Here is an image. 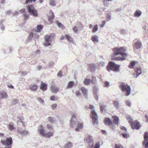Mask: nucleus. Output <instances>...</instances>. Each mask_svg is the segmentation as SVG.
Returning <instances> with one entry per match:
<instances>
[{"label": "nucleus", "mask_w": 148, "mask_h": 148, "mask_svg": "<svg viewBox=\"0 0 148 148\" xmlns=\"http://www.w3.org/2000/svg\"><path fill=\"white\" fill-rule=\"evenodd\" d=\"M75 125H76L77 127L75 129L76 131H79L83 127V123L82 122L78 123L75 115L73 114L72 116L70 121V126L71 127H73Z\"/></svg>", "instance_id": "f257e3e1"}, {"label": "nucleus", "mask_w": 148, "mask_h": 148, "mask_svg": "<svg viewBox=\"0 0 148 148\" xmlns=\"http://www.w3.org/2000/svg\"><path fill=\"white\" fill-rule=\"evenodd\" d=\"M120 87L122 91L125 94V96H128L130 94L131 88L130 86L123 82L120 84Z\"/></svg>", "instance_id": "f03ea898"}, {"label": "nucleus", "mask_w": 148, "mask_h": 148, "mask_svg": "<svg viewBox=\"0 0 148 148\" xmlns=\"http://www.w3.org/2000/svg\"><path fill=\"white\" fill-rule=\"evenodd\" d=\"M120 66L119 65L117 64L112 62H110L107 66V69L109 71L112 70L114 72H118L120 71Z\"/></svg>", "instance_id": "7ed1b4c3"}, {"label": "nucleus", "mask_w": 148, "mask_h": 148, "mask_svg": "<svg viewBox=\"0 0 148 148\" xmlns=\"http://www.w3.org/2000/svg\"><path fill=\"white\" fill-rule=\"evenodd\" d=\"M55 36V34L54 33L46 35L45 38V42L43 44L46 47L50 45Z\"/></svg>", "instance_id": "20e7f679"}, {"label": "nucleus", "mask_w": 148, "mask_h": 148, "mask_svg": "<svg viewBox=\"0 0 148 148\" xmlns=\"http://www.w3.org/2000/svg\"><path fill=\"white\" fill-rule=\"evenodd\" d=\"M38 128V132L39 134L44 137L49 138L53 135V133L52 132H49L46 133H45L43 127L41 125L39 126Z\"/></svg>", "instance_id": "39448f33"}, {"label": "nucleus", "mask_w": 148, "mask_h": 148, "mask_svg": "<svg viewBox=\"0 0 148 148\" xmlns=\"http://www.w3.org/2000/svg\"><path fill=\"white\" fill-rule=\"evenodd\" d=\"M88 144V147L89 148H93L94 147V140L93 137L89 136L88 138H86ZM100 146V144L99 142H97L94 148H99Z\"/></svg>", "instance_id": "423d86ee"}, {"label": "nucleus", "mask_w": 148, "mask_h": 148, "mask_svg": "<svg viewBox=\"0 0 148 148\" xmlns=\"http://www.w3.org/2000/svg\"><path fill=\"white\" fill-rule=\"evenodd\" d=\"M124 51H125V50H124V47L114 48L113 50L114 53L112 54V57H114L119 54H121L122 56L125 55L126 54L124 53Z\"/></svg>", "instance_id": "0eeeda50"}, {"label": "nucleus", "mask_w": 148, "mask_h": 148, "mask_svg": "<svg viewBox=\"0 0 148 148\" xmlns=\"http://www.w3.org/2000/svg\"><path fill=\"white\" fill-rule=\"evenodd\" d=\"M89 108L90 109L92 110L91 111L92 114L91 117L93 120V123L95 124L96 123L97 120H98L97 113L95 111L94 107L92 105H90Z\"/></svg>", "instance_id": "6e6552de"}, {"label": "nucleus", "mask_w": 148, "mask_h": 148, "mask_svg": "<svg viewBox=\"0 0 148 148\" xmlns=\"http://www.w3.org/2000/svg\"><path fill=\"white\" fill-rule=\"evenodd\" d=\"M127 119L129 120V122L131 124V126L133 129H139V122L138 121L135 120L133 121L131 116H129Z\"/></svg>", "instance_id": "1a4fd4ad"}, {"label": "nucleus", "mask_w": 148, "mask_h": 148, "mask_svg": "<svg viewBox=\"0 0 148 148\" xmlns=\"http://www.w3.org/2000/svg\"><path fill=\"white\" fill-rule=\"evenodd\" d=\"M27 9L28 12L30 14L35 17L38 16L37 10L35 9L32 5H28Z\"/></svg>", "instance_id": "9d476101"}, {"label": "nucleus", "mask_w": 148, "mask_h": 148, "mask_svg": "<svg viewBox=\"0 0 148 148\" xmlns=\"http://www.w3.org/2000/svg\"><path fill=\"white\" fill-rule=\"evenodd\" d=\"M1 142L3 145H4L7 146H11L10 145L12 143V138L11 137L7 138L5 140H1Z\"/></svg>", "instance_id": "9b49d317"}, {"label": "nucleus", "mask_w": 148, "mask_h": 148, "mask_svg": "<svg viewBox=\"0 0 148 148\" xmlns=\"http://www.w3.org/2000/svg\"><path fill=\"white\" fill-rule=\"evenodd\" d=\"M144 139L143 144L145 148H148V132H145L144 133Z\"/></svg>", "instance_id": "f8f14e48"}, {"label": "nucleus", "mask_w": 148, "mask_h": 148, "mask_svg": "<svg viewBox=\"0 0 148 148\" xmlns=\"http://www.w3.org/2000/svg\"><path fill=\"white\" fill-rule=\"evenodd\" d=\"M124 50H125V51H124V53L125 54H126V55H124V56H122V58L118 57H116V58H113V60H118V61H119V60L123 61V60H125L126 59V58L125 57H127V53H126V49L124 47Z\"/></svg>", "instance_id": "ddd939ff"}, {"label": "nucleus", "mask_w": 148, "mask_h": 148, "mask_svg": "<svg viewBox=\"0 0 148 148\" xmlns=\"http://www.w3.org/2000/svg\"><path fill=\"white\" fill-rule=\"evenodd\" d=\"M81 90L83 94L85 97L87 98L88 97L87 89L84 87H82L81 88Z\"/></svg>", "instance_id": "4468645a"}, {"label": "nucleus", "mask_w": 148, "mask_h": 148, "mask_svg": "<svg viewBox=\"0 0 148 148\" xmlns=\"http://www.w3.org/2000/svg\"><path fill=\"white\" fill-rule=\"evenodd\" d=\"M104 123L106 125H113L112 122L111 120L109 118H106L104 120Z\"/></svg>", "instance_id": "2eb2a0df"}, {"label": "nucleus", "mask_w": 148, "mask_h": 148, "mask_svg": "<svg viewBox=\"0 0 148 148\" xmlns=\"http://www.w3.org/2000/svg\"><path fill=\"white\" fill-rule=\"evenodd\" d=\"M8 96L7 92L4 91H1L0 92V97L1 99L6 98Z\"/></svg>", "instance_id": "dca6fc26"}, {"label": "nucleus", "mask_w": 148, "mask_h": 148, "mask_svg": "<svg viewBox=\"0 0 148 148\" xmlns=\"http://www.w3.org/2000/svg\"><path fill=\"white\" fill-rule=\"evenodd\" d=\"M51 90L53 92L56 93L59 91L60 88L58 87L52 85L51 87Z\"/></svg>", "instance_id": "f3484780"}, {"label": "nucleus", "mask_w": 148, "mask_h": 148, "mask_svg": "<svg viewBox=\"0 0 148 148\" xmlns=\"http://www.w3.org/2000/svg\"><path fill=\"white\" fill-rule=\"evenodd\" d=\"M30 89L32 91H35L37 90L38 88V86L36 84H31L29 86Z\"/></svg>", "instance_id": "a211bd4d"}, {"label": "nucleus", "mask_w": 148, "mask_h": 148, "mask_svg": "<svg viewBox=\"0 0 148 148\" xmlns=\"http://www.w3.org/2000/svg\"><path fill=\"white\" fill-rule=\"evenodd\" d=\"M43 28V26L41 25H38L36 29H34V31L36 32H40Z\"/></svg>", "instance_id": "6ab92c4d"}, {"label": "nucleus", "mask_w": 148, "mask_h": 148, "mask_svg": "<svg viewBox=\"0 0 148 148\" xmlns=\"http://www.w3.org/2000/svg\"><path fill=\"white\" fill-rule=\"evenodd\" d=\"M113 119V122L114 123L118 125H119V119L118 116H114L112 117Z\"/></svg>", "instance_id": "aec40b11"}, {"label": "nucleus", "mask_w": 148, "mask_h": 148, "mask_svg": "<svg viewBox=\"0 0 148 148\" xmlns=\"http://www.w3.org/2000/svg\"><path fill=\"white\" fill-rule=\"evenodd\" d=\"M40 88L43 90H46L47 89V85L45 83L42 82L40 86Z\"/></svg>", "instance_id": "412c9836"}, {"label": "nucleus", "mask_w": 148, "mask_h": 148, "mask_svg": "<svg viewBox=\"0 0 148 148\" xmlns=\"http://www.w3.org/2000/svg\"><path fill=\"white\" fill-rule=\"evenodd\" d=\"M7 127L8 129L10 130H13L15 129V127L14 126V123L12 122L9 123Z\"/></svg>", "instance_id": "4be33fe9"}, {"label": "nucleus", "mask_w": 148, "mask_h": 148, "mask_svg": "<svg viewBox=\"0 0 148 148\" xmlns=\"http://www.w3.org/2000/svg\"><path fill=\"white\" fill-rule=\"evenodd\" d=\"M50 13L51 15L49 16V20L50 22H52V19L54 17V15L53 12L52 10L50 11Z\"/></svg>", "instance_id": "5701e85b"}, {"label": "nucleus", "mask_w": 148, "mask_h": 148, "mask_svg": "<svg viewBox=\"0 0 148 148\" xmlns=\"http://www.w3.org/2000/svg\"><path fill=\"white\" fill-rule=\"evenodd\" d=\"M89 66L90 69L92 71H94L95 70L96 66L95 64H90L89 65Z\"/></svg>", "instance_id": "b1692460"}, {"label": "nucleus", "mask_w": 148, "mask_h": 148, "mask_svg": "<svg viewBox=\"0 0 148 148\" xmlns=\"http://www.w3.org/2000/svg\"><path fill=\"white\" fill-rule=\"evenodd\" d=\"M136 62L134 61H132L129 64L128 67L130 69H133L135 65Z\"/></svg>", "instance_id": "393cba45"}, {"label": "nucleus", "mask_w": 148, "mask_h": 148, "mask_svg": "<svg viewBox=\"0 0 148 148\" xmlns=\"http://www.w3.org/2000/svg\"><path fill=\"white\" fill-rule=\"evenodd\" d=\"M91 82V79L86 78L84 79V83L85 85L88 86L90 85Z\"/></svg>", "instance_id": "a878e982"}, {"label": "nucleus", "mask_w": 148, "mask_h": 148, "mask_svg": "<svg viewBox=\"0 0 148 148\" xmlns=\"http://www.w3.org/2000/svg\"><path fill=\"white\" fill-rule=\"evenodd\" d=\"M74 82L71 81L69 82L67 85V87L68 88H71L74 86Z\"/></svg>", "instance_id": "bb28decb"}, {"label": "nucleus", "mask_w": 148, "mask_h": 148, "mask_svg": "<svg viewBox=\"0 0 148 148\" xmlns=\"http://www.w3.org/2000/svg\"><path fill=\"white\" fill-rule=\"evenodd\" d=\"M100 106V109L101 111L102 112L105 111V109L106 108V106L103 104L100 103L99 104Z\"/></svg>", "instance_id": "cd10ccee"}, {"label": "nucleus", "mask_w": 148, "mask_h": 148, "mask_svg": "<svg viewBox=\"0 0 148 148\" xmlns=\"http://www.w3.org/2000/svg\"><path fill=\"white\" fill-rule=\"evenodd\" d=\"M92 39L93 42L94 43L97 42L99 41L98 37L97 36H94L92 37Z\"/></svg>", "instance_id": "c85d7f7f"}, {"label": "nucleus", "mask_w": 148, "mask_h": 148, "mask_svg": "<svg viewBox=\"0 0 148 148\" xmlns=\"http://www.w3.org/2000/svg\"><path fill=\"white\" fill-rule=\"evenodd\" d=\"M65 36L67 40L70 42H73V39L71 36L68 35H65Z\"/></svg>", "instance_id": "c756f323"}, {"label": "nucleus", "mask_w": 148, "mask_h": 148, "mask_svg": "<svg viewBox=\"0 0 148 148\" xmlns=\"http://www.w3.org/2000/svg\"><path fill=\"white\" fill-rule=\"evenodd\" d=\"M114 104L115 106L117 108H120L119 102L116 101H114Z\"/></svg>", "instance_id": "7c9ffc66"}, {"label": "nucleus", "mask_w": 148, "mask_h": 148, "mask_svg": "<svg viewBox=\"0 0 148 148\" xmlns=\"http://www.w3.org/2000/svg\"><path fill=\"white\" fill-rule=\"evenodd\" d=\"M110 1L109 0H103V4L105 6L108 7L109 5V1Z\"/></svg>", "instance_id": "2f4dec72"}, {"label": "nucleus", "mask_w": 148, "mask_h": 148, "mask_svg": "<svg viewBox=\"0 0 148 148\" xmlns=\"http://www.w3.org/2000/svg\"><path fill=\"white\" fill-rule=\"evenodd\" d=\"M94 91V95H97V93L98 92V88L97 86H95L93 88Z\"/></svg>", "instance_id": "473e14b6"}, {"label": "nucleus", "mask_w": 148, "mask_h": 148, "mask_svg": "<svg viewBox=\"0 0 148 148\" xmlns=\"http://www.w3.org/2000/svg\"><path fill=\"white\" fill-rule=\"evenodd\" d=\"M134 49H139V41L137 40L136 42L135 43L134 46Z\"/></svg>", "instance_id": "72a5a7b5"}, {"label": "nucleus", "mask_w": 148, "mask_h": 148, "mask_svg": "<svg viewBox=\"0 0 148 148\" xmlns=\"http://www.w3.org/2000/svg\"><path fill=\"white\" fill-rule=\"evenodd\" d=\"M92 82L93 85H95L97 82L96 78V77L94 76L92 77Z\"/></svg>", "instance_id": "f704fd0d"}, {"label": "nucleus", "mask_w": 148, "mask_h": 148, "mask_svg": "<svg viewBox=\"0 0 148 148\" xmlns=\"http://www.w3.org/2000/svg\"><path fill=\"white\" fill-rule=\"evenodd\" d=\"M72 146V144L70 142H68L65 145V148H71Z\"/></svg>", "instance_id": "c9c22d12"}, {"label": "nucleus", "mask_w": 148, "mask_h": 148, "mask_svg": "<svg viewBox=\"0 0 148 148\" xmlns=\"http://www.w3.org/2000/svg\"><path fill=\"white\" fill-rule=\"evenodd\" d=\"M34 33L33 32H31L30 34H29V35L28 37V39L29 41L31 40L33 38L34 36Z\"/></svg>", "instance_id": "e433bc0d"}, {"label": "nucleus", "mask_w": 148, "mask_h": 148, "mask_svg": "<svg viewBox=\"0 0 148 148\" xmlns=\"http://www.w3.org/2000/svg\"><path fill=\"white\" fill-rule=\"evenodd\" d=\"M75 95L78 97H80L81 95V93L79 90H77L75 92Z\"/></svg>", "instance_id": "4c0bfd02"}, {"label": "nucleus", "mask_w": 148, "mask_h": 148, "mask_svg": "<svg viewBox=\"0 0 148 148\" xmlns=\"http://www.w3.org/2000/svg\"><path fill=\"white\" fill-rule=\"evenodd\" d=\"M29 133L28 131L26 130H24L21 132V134L23 136H25L28 134Z\"/></svg>", "instance_id": "58836bf2"}, {"label": "nucleus", "mask_w": 148, "mask_h": 148, "mask_svg": "<svg viewBox=\"0 0 148 148\" xmlns=\"http://www.w3.org/2000/svg\"><path fill=\"white\" fill-rule=\"evenodd\" d=\"M121 134L124 138H127L129 137V135L127 133H122Z\"/></svg>", "instance_id": "ea45409f"}, {"label": "nucleus", "mask_w": 148, "mask_h": 148, "mask_svg": "<svg viewBox=\"0 0 148 148\" xmlns=\"http://www.w3.org/2000/svg\"><path fill=\"white\" fill-rule=\"evenodd\" d=\"M57 105L56 103L53 104L51 106V108L53 110H54L57 107Z\"/></svg>", "instance_id": "a19ab883"}, {"label": "nucleus", "mask_w": 148, "mask_h": 148, "mask_svg": "<svg viewBox=\"0 0 148 148\" xmlns=\"http://www.w3.org/2000/svg\"><path fill=\"white\" fill-rule=\"evenodd\" d=\"M114 148H124L120 144H116Z\"/></svg>", "instance_id": "79ce46f5"}, {"label": "nucleus", "mask_w": 148, "mask_h": 148, "mask_svg": "<svg viewBox=\"0 0 148 148\" xmlns=\"http://www.w3.org/2000/svg\"><path fill=\"white\" fill-rule=\"evenodd\" d=\"M98 30V27L97 25H95L94 27V28L93 30V32H96Z\"/></svg>", "instance_id": "37998d69"}, {"label": "nucleus", "mask_w": 148, "mask_h": 148, "mask_svg": "<svg viewBox=\"0 0 148 148\" xmlns=\"http://www.w3.org/2000/svg\"><path fill=\"white\" fill-rule=\"evenodd\" d=\"M110 83L108 81H105L104 87H105L108 88L110 86Z\"/></svg>", "instance_id": "c03bdc74"}, {"label": "nucleus", "mask_w": 148, "mask_h": 148, "mask_svg": "<svg viewBox=\"0 0 148 148\" xmlns=\"http://www.w3.org/2000/svg\"><path fill=\"white\" fill-rule=\"evenodd\" d=\"M47 127L48 129L50 130H52L53 129L52 126L50 124L47 125Z\"/></svg>", "instance_id": "a18cd8bd"}, {"label": "nucleus", "mask_w": 148, "mask_h": 148, "mask_svg": "<svg viewBox=\"0 0 148 148\" xmlns=\"http://www.w3.org/2000/svg\"><path fill=\"white\" fill-rule=\"evenodd\" d=\"M50 5L52 6H55V1L54 0H50Z\"/></svg>", "instance_id": "49530a36"}, {"label": "nucleus", "mask_w": 148, "mask_h": 148, "mask_svg": "<svg viewBox=\"0 0 148 148\" xmlns=\"http://www.w3.org/2000/svg\"><path fill=\"white\" fill-rule=\"evenodd\" d=\"M105 63L104 62L101 61L99 63V65L101 66H103L105 65Z\"/></svg>", "instance_id": "de8ad7c7"}, {"label": "nucleus", "mask_w": 148, "mask_h": 148, "mask_svg": "<svg viewBox=\"0 0 148 148\" xmlns=\"http://www.w3.org/2000/svg\"><path fill=\"white\" fill-rule=\"evenodd\" d=\"M38 100L39 102L40 103L43 104L44 102V100L40 98H38Z\"/></svg>", "instance_id": "09e8293b"}, {"label": "nucleus", "mask_w": 148, "mask_h": 148, "mask_svg": "<svg viewBox=\"0 0 148 148\" xmlns=\"http://www.w3.org/2000/svg\"><path fill=\"white\" fill-rule=\"evenodd\" d=\"M126 105L130 107L131 105V103L130 101L127 100L126 101Z\"/></svg>", "instance_id": "8fccbe9b"}, {"label": "nucleus", "mask_w": 148, "mask_h": 148, "mask_svg": "<svg viewBox=\"0 0 148 148\" xmlns=\"http://www.w3.org/2000/svg\"><path fill=\"white\" fill-rule=\"evenodd\" d=\"M73 30L75 33H76L78 31V29L77 27L76 26H75L73 29Z\"/></svg>", "instance_id": "3c124183"}, {"label": "nucleus", "mask_w": 148, "mask_h": 148, "mask_svg": "<svg viewBox=\"0 0 148 148\" xmlns=\"http://www.w3.org/2000/svg\"><path fill=\"white\" fill-rule=\"evenodd\" d=\"M48 120L51 123H53V121L51 117H48Z\"/></svg>", "instance_id": "603ef678"}, {"label": "nucleus", "mask_w": 148, "mask_h": 148, "mask_svg": "<svg viewBox=\"0 0 148 148\" xmlns=\"http://www.w3.org/2000/svg\"><path fill=\"white\" fill-rule=\"evenodd\" d=\"M50 99L51 101H54L57 99H56V97L55 95H53L51 96Z\"/></svg>", "instance_id": "864d4df0"}, {"label": "nucleus", "mask_w": 148, "mask_h": 148, "mask_svg": "<svg viewBox=\"0 0 148 148\" xmlns=\"http://www.w3.org/2000/svg\"><path fill=\"white\" fill-rule=\"evenodd\" d=\"M138 69H139L137 67V69L136 70V76H135L136 78L137 77L139 76V73L138 72V71L139 70Z\"/></svg>", "instance_id": "5fc2aeb1"}, {"label": "nucleus", "mask_w": 148, "mask_h": 148, "mask_svg": "<svg viewBox=\"0 0 148 148\" xmlns=\"http://www.w3.org/2000/svg\"><path fill=\"white\" fill-rule=\"evenodd\" d=\"M38 70H40L42 68V66L40 65H38L36 67Z\"/></svg>", "instance_id": "6e6d98bb"}, {"label": "nucleus", "mask_w": 148, "mask_h": 148, "mask_svg": "<svg viewBox=\"0 0 148 148\" xmlns=\"http://www.w3.org/2000/svg\"><path fill=\"white\" fill-rule=\"evenodd\" d=\"M106 18L108 20H110L111 19V15L110 14H108L107 15Z\"/></svg>", "instance_id": "4d7b16f0"}, {"label": "nucleus", "mask_w": 148, "mask_h": 148, "mask_svg": "<svg viewBox=\"0 0 148 148\" xmlns=\"http://www.w3.org/2000/svg\"><path fill=\"white\" fill-rule=\"evenodd\" d=\"M135 16H139V10H137L134 13Z\"/></svg>", "instance_id": "13d9d810"}, {"label": "nucleus", "mask_w": 148, "mask_h": 148, "mask_svg": "<svg viewBox=\"0 0 148 148\" xmlns=\"http://www.w3.org/2000/svg\"><path fill=\"white\" fill-rule=\"evenodd\" d=\"M20 73H21V75H23L25 76L26 75L27 73V72H21Z\"/></svg>", "instance_id": "bf43d9fd"}, {"label": "nucleus", "mask_w": 148, "mask_h": 148, "mask_svg": "<svg viewBox=\"0 0 148 148\" xmlns=\"http://www.w3.org/2000/svg\"><path fill=\"white\" fill-rule=\"evenodd\" d=\"M35 1L36 0H26L25 1V3L26 4H27L30 2H32V1L35 2Z\"/></svg>", "instance_id": "052dcab7"}, {"label": "nucleus", "mask_w": 148, "mask_h": 148, "mask_svg": "<svg viewBox=\"0 0 148 148\" xmlns=\"http://www.w3.org/2000/svg\"><path fill=\"white\" fill-rule=\"evenodd\" d=\"M120 32L121 34H124L125 33L126 30L124 29H122L120 30Z\"/></svg>", "instance_id": "680f3d73"}, {"label": "nucleus", "mask_w": 148, "mask_h": 148, "mask_svg": "<svg viewBox=\"0 0 148 148\" xmlns=\"http://www.w3.org/2000/svg\"><path fill=\"white\" fill-rule=\"evenodd\" d=\"M106 23V22L105 21H102V24L101 25V27H103Z\"/></svg>", "instance_id": "e2e57ef3"}, {"label": "nucleus", "mask_w": 148, "mask_h": 148, "mask_svg": "<svg viewBox=\"0 0 148 148\" xmlns=\"http://www.w3.org/2000/svg\"><path fill=\"white\" fill-rule=\"evenodd\" d=\"M62 74V71H60L57 74V75L59 76H61Z\"/></svg>", "instance_id": "0e129e2a"}, {"label": "nucleus", "mask_w": 148, "mask_h": 148, "mask_svg": "<svg viewBox=\"0 0 148 148\" xmlns=\"http://www.w3.org/2000/svg\"><path fill=\"white\" fill-rule=\"evenodd\" d=\"M121 129L122 130H123L124 131H125V132H127V129H126V127H123V126H122V127H121Z\"/></svg>", "instance_id": "69168bd1"}, {"label": "nucleus", "mask_w": 148, "mask_h": 148, "mask_svg": "<svg viewBox=\"0 0 148 148\" xmlns=\"http://www.w3.org/2000/svg\"><path fill=\"white\" fill-rule=\"evenodd\" d=\"M12 102L13 104H15L18 102V101L17 100L14 99L12 101Z\"/></svg>", "instance_id": "338daca9"}, {"label": "nucleus", "mask_w": 148, "mask_h": 148, "mask_svg": "<svg viewBox=\"0 0 148 148\" xmlns=\"http://www.w3.org/2000/svg\"><path fill=\"white\" fill-rule=\"evenodd\" d=\"M145 117L146 119V122L148 123V115L147 114H146L145 115Z\"/></svg>", "instance_id": "774afa93"}]
</instances>
